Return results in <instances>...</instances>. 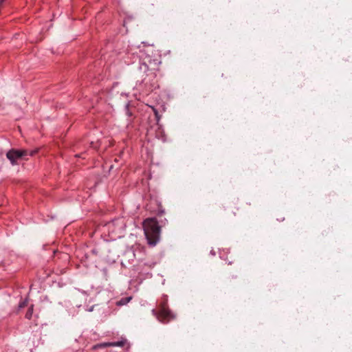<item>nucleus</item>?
Instances as JSON below:
<instances>
[{
    "instance_id": "5",
    "label": "nucleus",
    "mask_w": 352,
    "mask_h": 352,
    "mask_svg": "<svg viewBox=\"0 0 352 352\" xmlns=\"http://www.w3.org/2000/svg\"><path fill=\"white\" fill-rule=\"evenodd\" d=\"M153 314L156 316L157 318L162 322L167 323L171 320L175 318V315L168 309L166 302H163L160 305V310L156 311L152 310Z\"/></svg>"
},
{
    "instance_id": "3",
    "label": "nucleus",
    "mask_w": 352,
    "mask_h": 352,
    "mask_svg": "<svg viewBox=\"0 0 352 352\" xmlns=\"http://www.w3.org/2000/svg\"><path fill=\"white\" fill-rule=\"evenodd\" d=\"M126 227V223L123 218H118L108 222L104 226V229L108 232L109 236L112 240L120 238Z\"/></svg>"
},
{
    "instance_id": "9",
    "label": "nucleus",
    "mask_w": 352,
    "mask_h": 352,
    "mask_svg": "<svg viewBox=\"0 0 352 352\" xmlns=\"http://www.w3.org/2000/svg\"><path fill=\"white\" fill-rule=\"evenodd\" d=\"M27 305H28V300L25 299L24 300H23L22 302H21L19 303V307L21 309V308L25 307Z\"/></svg>"
},
{
    "instance_id": "10",
    "label": "nucleus",
    "mask_w": 352,
    "mask_h": 352,
    "mask_svg": "<svg viewBox=\"0 0 352 352\" xmlns=\"http://www.w3.org/2000/svg\"><path fill=\"white\" fill-rule=\"evenodd\" d=\"M152 109H153V112H154V113H155V117H156L157 120H158L160 119V116H159V114H158V111H157V109H155L154 107H152Z\"/></svg>"
},
{
    "instance_id": "2",
    "label": "nucleus",
    "mask_w": 352,
    "mask_h": 352,
    "mask_svg": "<svg viewBox=\"0 0 352 352\" xmlns=\"http://www.w3.org/2000/svg\"><path fill=\"white\" fill-rule=\"evenodd\" d=\"M143 228L148 243L151 245H155L160 240V228L155 218H148L144 220Z\"/></svg>"
},
{
    "instance_id": "8",
    "label": "nucleus",
    "mask_w": 352,
    "mask_h": 352,
    "mask_svg": "<svg viewBox=\"0 0 352 352\" xmlns=\"http://www.w3.org/2000/svg\"><path fill=\"white\" fill-rule=\"evenodd\" d=\"M32 313H33V305H31L29 307V309H28V311H27V313L25 314V318L27 319H30L32 318Z\"/></svg>"
},
{
    "instance_id": "1",
    "label": "nucleus",
    "mask_w": 352,
    "mask_h": 352,
    "mask_svg": "<svg viewBox=\"0 0 352 352\" xmlns=\"http://www.w3.org/2000/svg\"><path fill=\"white\" fill-rule=\"evenodd\" d=\"M140 71L146 74L142 82L154 86L157 72L162 63L161 54L154 45H148L141 50Z\"/></svg>"
},
{
    "instance_id": "6",
    "label": "nucleus",
    "mask_w": 352,
    "mask_h": 352,
    "mask_svg": "<svg viewBox=\"0 0 352 352\" xmlns=\"http://www.w3.org/2000/svg\"><path fill=\"white\" fill-rule=\"evenodd\" d=\"M126 343V339H122L120 341L118 342H104L99 344L94 345L93 346L94 349H96L100 347H108V346H124Z\"/></svg>"
},
{
    "instance_id": "4",
    "label": "nucleus",
    "mask_w": 352,
    "mask_h": 352,
    "mask_svg": "<svg viewBox=\"0 0 352 352\" xmlns=\"http://www.w3.org/2000/svg\"><path fill=\"white\" fill-rule=\"evenodd\" d=\"M37 153V149L35 150H17L11 149L6 153L7 158L10 160L12 165L18 164V161L21 160H28V157L34 155Z\"/></svg>"
},
{
    "instance_id": "7",
    "label": "nucleus",
    "mask_w": 352,
    "mask_h": 352,
    "mask_svg": "<svg viewBox=\"0 0 352 352\" xmlns=\"http://www.w3.org/2000/svg\"><path fill=\"white\" fill-rule=\"evenodd\" d=\"M132 299V297L131 296H129V297H126V298H121L120 300H118L117 302H116V305L118 306H122V305H126L128 302H129L131 301V300Z\"/></svg>"
}]
</instances>
